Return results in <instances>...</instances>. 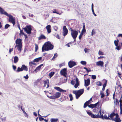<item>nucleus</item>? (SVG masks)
Masks as SVG:
<instances>
[{"mask_svg":"<svg viewBox=\"0 0 122 122\" xmlns=\"http://www.w3.org/2000/svg\"><path fill=\"white\" fill-rule=\"evenodd\" d=\"M99 117V118L103 120H112L115 122H121L122 121L118 114L117 113H115L114 112L111 113L107 117L105 114L104 116L103 115L100 116Z\"/></svg>","mask_w":122,"mask_h":122,"instance_id":"1","label":"nucleus"},{"mask_svg":"<svg viewBox=\"0 0 122 122\" xmlns=\"http://www.w3.org/2000/svg\"><path fill=\"white\" fill-rule=\"evenodd\" d=\"M0 13L1 14H4L9 17V21L12 23L14 26L15 25V17H13L12 15L8 14V13L4 11V9L0 7Z\"/></svg>","mask_w":122,"mask_h":122,"instance_id":"2","label":"nucleus"},{"mask_svg":"<svg viewBox=\"0 0 122 122\" xmlns=\"http://www.w3.org/2000/svg\"><path fill=\"white\" fill-rule=\"evenodd\" d=\"M53 48L54 46L48 41L45 43L42 47V51H48L53 49Z\"/></svg>","mask_w":122,"mask_h":122,"instance_id":"3","label":"nucleus"},{"mask_svg":"<svg viewBox=\"0 0 122 122\" xmlns=\"http://www.w3.org/2000/svg\"><path fill=\"white\" fill-rule=\"evenodd\" d=\"M84 92V89H80L78 91H73V93L76 95V98L78 99L80 96L82 95Z\"/></svg>","mask_w":122,"mask_h":122,"instance_id":"4","label":"nucleus"},{"mask_svg":"<svg viewBox=\"0 0 122 122\" xmlns=\"http://www.w3.org/2000/svg\"><path fill=\"white\" fill-rule=\"evenodd\" d=\"M101 110H100L99 111H97V115H95L93 114L91 112L87 111V114L90 116H91L92 118H99L100 116L99 115V113H100Z\"/></svg>","mask_w":122,"mask_h":122,"instance_id":"5","label":"nucleus"},{"mask_svg":"<svg viewBox=\"0 0 122 122\" xmlns=\"http://www.w3.org/2000/svg\"><path fill=\"white\" fill-rule=\"evenodd\" d=\"M28 34H31V31L32 30L31 26L30 25H27L25 28H22Z\"/></svg>","mask_w":122,"mask_h":122,"instance_id":"6","label":"nucleus"},{"mask_svg":"<svg viewBox=\"0 0 122 122\" xmlns=\"http://www.w3.org/2000/svg\"><path fill=\"white\" fill-rule=\"evenodd\" d=\"M67 68H64L62 69L60 71V73L61 75L64 76L66 77V81L67 80Z\"/></svg>","mask_w":122,"mask_h":122,"instance_id":"7","label":"nucleus"},{"mask_svg":"<svg viewBox=\"0 0 122 122\" xmlns=\"http://www.w3.org/2000/svg\"><path fill=\"white\" fill-rule=\"evenodd\" d=\"M27 70L28 68L27 66H26L25 65H22L21 68L18 67L16 71V72H18L23 70H25L26 71Z\"/></svg>","mask_w":122,"mask_h":122,"instance_id":"8","label":"nucleus"},{"mask_svg":"<svg viewBox=\"0 0 122 122\" xmlns=\"http://www.w3.org/2000/svg\"><path fill=\"white\" fill-rule=\"evenodd\" d=\"M61 93L59 92H56L54 95L51 96L49 97L51 99H55L59 97L61 95Z\"/></svg>","mask_w":122,"mask_h":122,"instance_id":"9","label":"nucleus"},{"mask_svg":"<svg viewBox=\"0 0 122 122\" xmlns=\"http://www.w3.org/2000/svg\"><path fill=\"white\" fill-rule=\"evenodd\" d=\"M78 33L77 30L74 29V30L71 32V34L72 37H77Z\"/></svg>","mask_w":122,"mask_h":122,"instance_id":"10","label":"nucleus"},{"mask_svg":"<svg viewBox=\"0 0 122 122\" xmlns=\"http://www.w3.org/2000/svg\"><path fill=\"white\" fill-rule=\"evenodd\" d=\"M44 83L43 87H44L46 86L47 85V87H46V88H48L49 86V80L48 79H46V80H44L43 81Z\"/></svg>","mask_w":122,"mask_h":122,"instance_id":"11","label":"nucleus"},{"mask_svg":"<svg viewBox=\"0 0 122 122\" xmlns=\"http://www.w3.org/2000/svg\"><path fill=\"white\" fill-rule=\"evenodd\" d=\"M63 36H64L66 35L68 33V30L65 26H64L63 28Z\"/></svg>","mask_w":122,"mask_h":122,"instance_id":"12","label":"nucleus"},{"mask_svg":"<svg viewBox=\"0 0 122 122\" xmlns=\"http://www.w3.org/2000/svg\"><path fill=\"white\" fill-rule=\"evenodd\" d=\"M68 64L69 67L71 68L76 64L75 62L71 61L68 62Z\"/></svg>","mask_w":122,"mask_h":122,"instance_id":"13","label":"nucleus"},{"mask_svg":"<svg viewBox=\"0 0 122 122\" xmlns=\"http://www.w3.org/2000/svg\"><path fill=\"white\" fill-rule=\"evenodd\" d=\"M75 80L76 81V84L74 85V87L75 88H77L78 86L80 85V82L79 80H78V78L76 77V78Z\"/></svg>","mask_w":122,"mask_h":122,"instance_id":"14","label":"nucleus"},{"mask_svg":"<svg viewBox=\"0 0 122 122\" xmlns=\"http://www.w3.org/2000/svg\"><path fill=\"white\" fill-rule=\"evenodd\" d=\"M54 88L58 91L61 92H66V90H63L58 87H54Z\"/></svg>","mask_w":122,"mask_h":122,"instance_id":"15","label":"nucleus"},{"mask_svg":"<svg viewBox=\"0 0 122 122\" xmlns=\"http://www.w3.org/2000/svg\"><path fill=\"white\" fill-rule=\"evenodd\" d=\"M46 28L47 30V32L49 34L50 33L51 31V25H48L46 26Z\"/></svg>","mask_w":122,"mask_h":122,"instance_id":"16","label":"nucleus"},{"mask_svg":"<svg viewBox=\"0 0 122 122\" xmlns=\"http://www.w3.org/2000/svg\"><path fill=\"white\" fill-rule=\"evenodd\" d=\"M98 103V102L94 104H91L88 106V107L90 108H96L97 107V106Z\"/></svg>","mask_w":122,"mask_h":122,"instance_id":"17","label":"nucleus"},{"mask_svg":"<svg viewBox=\"0 0 122 122\" xmlns=\"http://www.w3.org/2000/svg\"><path fill=\"white\" fill-rule=\"evenodd\" d=\"M90 83V80L89 78L87 80H85V86H88Z\"/></svg>","mask_w":122,"mask_h":122,"instance_id":"18","label":"nucleus"},{"mask_svg":"<svg viewBox=\"0 0 122 122\" xmlns=\"http://www.w3.org/2000/svg\"><path fill=\"white\" fill-rule=\"evenodd\" d=\"M104 62L103 61H99L96 62V65L98 66H100L101 67L103 66Z\"/></svg>","mask_w":122,"mask_h":122,"instance_id":"19","label":"nucleus"},{"mask_svg":"<svg viewBox=\"0 0 122 122\" xmlns=\"http://www.w3.org/2000/svg\"><path fill=\"white\" fill-rule=\"evenodd\" d=\"M46 38V37L43 34H41L40 36L38 37L39 40H40L42 39H45Z\"/></svg>","mask_w":122,"mask_h":122,"instance_id":"20","label":"nucleus"},{"mask_svg":"<svg viewBox=\"0 0 122 122\" xmlns=\"http://www.w3.org/2000/svg\"><path fill=\"white\" fill-rule=\"evenodd\" d=\"M15 43L16 45L22 44L21 40L17 38L16 41Z\"/></svg>","mask_w":122,"mask_h":122,"instance_id":"21","label":"nucleus"},{"mask_svg":"<svg viewBox=\"0 0 122 122\" xmlns=\"http://www.w3.org/2000/svg\"><path fill=\"white\" fill-rule=\"evenodd\" d=\"M22 44L16 45L15 46V47L17 48L19 51H20L22 48Z\"/></svg>","mask_w":122,"mask_h":122,"instance_id":"22","label":"nucleus"},{"mask_svg":"<svg viewBox=\"0 0 122 122\" xmlns=\"http://www.w3.org/2000/svg\"><path fill=\"white\" fill-rule=\"evenodd\" d=\"M53 13H56L59 15H61L62 12L61 11V12H60L59 11H58L56 9H55L53 10Z\"/></svg>","mask_w":122,"mask_h":122,"instance_id":"23","label":"nucleus"},{"mask_svg":"<svg viewBox=\"0 0 122 122\" xmlns=\"http://www.w3.org/2000/svg\"><path fill=\"white\" fill-rule=\"evenodd\" d=\"M42 59V57H41L36 58L34 60L33 62H38L39 61L41 60Z\"/></svg>","mask_w":122,"mask_h":122,"instance_id":"24","label":"nucleus"},{"mask_svg":"<svg viewBox=\"0 0 122 122\" xmlns=\"http://www.w3.org/2000/svg\"><path fill=\"white\" fill-rule=\"evenodd\" d=\"M107 81L105 80V82L104 83V84L103 85V87L102 88V90L103 91L104 90L105 88V87L107 85Z\"/></svg>","mask_w":122,"mask_h":122,"instance_id":"25","label":"nucleus"},{"mask_svg":"<svg viewBox=\"0 0 122 122\" xmlns=\"http://www.w3.org/2000/svg\"><path fill=\"white\" fill-rule=\"evenodd\" d=\"M83 29L81 31V33H82L83 34L84 33H85L86 32V30L85 28V25L84 23H83Z\"/></svg>","mask_w":122,"mask_h":122,"instance_id":"26","label":"nucleus"},{"mask_svg":"<svg viewBox=\"0 0 122 122\" xmlns=\"http://www.w3.org/2000/svg\"><path fill=\"white\" fill-rule=\"evenodd\" d=\"M19 59L18 57L17 56H15L14 58V63H17Z\"/></svg>","mask_w":122,"mask_h":122,"instance_id":"27","label":"nucleus"},{"mask_svg":"<svg viewBox=\"0 0 122 122\" xmlns=\"http://www.w3.org/2000/svg\"><path fill=\"white\" fill-rule=\"evenodd\" d=\"M58 118H52L50 119V121L51 122H56L58 121Z\"/></svg>","mask_w":122,"mask_h":122,"instance_id":"28","label":"nucleus"},{"mask_svg":"<svg viewBox=\"0 0 122 122\" xmlns=\"http://www.w3.org/2000/svg\"><path fill=\"white\" fill-rule=\"evenodd\" d=\"M43 65V64H41L39 66H38L36 67V68L35 70V71H36V70H40V69L41 68V66Z\"/></svg>","mask_w":122,"mask_h":122,"instance_id":"29","label":"nucleus"},{"mask_svg":"<svg viewBox=\"0 0 122 122\" xmlns=\"http://www.w3.org/2000/svg\"><path fill=\"white\" fill-rule=\"evenodd\" d=\"M119 42V40L117 39V40H115L114 42L115 45L117 46L118 45V43Z\"/></svg>","mask_w":122,"mask_h":122,"instance_id":"30","label":"nucleus"},{"mask_svg":"<svg viewBox=\"0 0 122 122\" xmlns=\"http://www.w3.org/2000/svg\"><path fill=\"white\" fill-rule=\"evenodd\" d=\"M83 68L84 69L86 70V71H87L88 72H89L91 71H92L89 68H87L86 67H84Z\"/></svg>","mask_w":122,"mask_h":122,"instance_id":"31","label":"nucleus"},{"mask_svg":"<svg viewBox=\"0 0 122 122\" xmlns=\"http://www.w3.org/2000/svg\"><path fill=\"white\" fill-rule=\"evenodd\" d=\"M55 72H51L50 73H49V76L50 77H51L54 74Z\"/></svg>","mask_w":122,"mask_h":122,"instance_id":"32","label":"nucleus"},{"mask_svg":"<svg viewBox=\"0 0 122 122\" xmlns=\"http://www.w3.org/2000/svg\"><path fill=\"white\" fill-rule=\"evenodd\" d=\"M96 84L98 86H101L102 85V83L100 81H98L96 82Z\"/></svg>","mask_w":122,"mask_h":122,"instance_id":"33","label":"nucleus"},{"mask_svg":"<svg viewBox=\"0 0 122 122\" xmlns=\"http://www.w3.org/2000/svg\"><path fill=\"white\" fill-rule=\"evenodd\" d=\"M120 109H122V101L121 100H119Z\"/></svg>","mask_w":122,"mask_h":122,"instance_id":"34","label":"nucleus"},{"mask_svg":"<svg viewBox=\"0 0 122 122\" xmlns=\"http://www.w3.org/2000/svg\"><path fill=\"white\" fill-rule=\"evenodd\" d=\"M89 104L88 103H86V102H85L84 104V106H83V107L84 108H85L86 107H87V106H88L89 105H88Z\"/></svg>","mask_w":122,"mask_h":122,"instance_id":"35","label":"nucleus"},{"mask_svg":"<svg viewBox=\"0 0 122 122\" xmlns=\"http://www.w3.org/2000/svg\"><path fill=\"white\" fill-rule=\"evenodd\" d=\"M20 30V31L19 35L20 36H21L22 34L24 35V33L23 32V30Z\"/></svg>","mask_w":122,"mask_h":122,"instance_id":"36","label":"nucleus"},{"mask_svg":"<svg viewBox=\"0 0 122 122\" xmlns=\"http://www.w3.org/2000/svg\"><path fill=\"white\" fill-rule=\"evenodd\" d=\"M69 97H70V100L71 101H72L73 99V98L72 94H70L69 95Z\"/></svg>","mask_w":122,"mask_h":122,"instance_id":"37","label":"nucleus"},{"mask_svg":"<svg viewBox=\"0 0 122 122\" xmlns=\"http://www.w3.org/2000/svg\"><path fill=\"white\" fill-rule=\"evenodd\" d=\"M10 25H9V24H6L5 25V29H7V28H8L9 27H10Z\"/></svg>","mask_w":122,"mask_h":122,"instance_id":"38","label":"nucleus"},{"mask_svg":"<svg viewBox=\"0 0 122 122\" xmlns=\"http://www.w3.org/2000/svg\"><path fill=\"white\" fill-rule=\"evenodd\" d=\"M100 94L101 95V98H103L105 96L104 93H102V91H100Z\"/></svg>","mask_w":122,"mask_h":122,"instance_id":"39","label":"nucleus"},{"mask_svg":"<svg viewBox=\"0 0 122 122\" xmlns=\"http://www.w3.org/2000/svg\"><path fill=\"white\" fill-rule=\"evenodd\" d=\"M54 35V36H55L56 38H57L58 39H60V37L58 34H56V33H55V34Z\"/></svg>","mask_w":122,"mask_h":122,"instance_id":"40","label":"nucleus"},{"mask_svg":"<svg viewBox=\"0 0 122 122\" xmlns=\"http://www.w3.org/2000/svg\"><path fill=\"white\" fill-rule=\"evenodd\" d=\"M81 63L83 65H86V61H82L81 62Z\"/></svg>","mask_w":122,"mask_h":122,"instance_id":"41","label":"nucleus"},{"mask_svg":"<svg viewBox=\"0 0 122 122\" xmlns=\"http://www.w3.org/2000/svg\"><path fill=\"white\" fill-rule=\"evenodd\" d=\"M35 51L36 52L38 49V46L36 44L35 45Z\"/></svg>","mask_w":122,"mask_h":122,"instance_id":"42","label":"nucleus"},{"mask_svg":"<svg viewBox=\"0 0 122 122\" xmlns=\"http://www.w3.org/2000/svg\"><path fill=\"white\" fill-rule=\"evenodd\" d=\"M90 51V49H89L85 48L84 49V51H85V53H87V52H89Z\"/></svg>","mask_w":122,"mask_h":122,"instance_id":"43","label":"nucleus"},{"mask_svg":"<svg viewBox=\"0 0 122 122\" xmlns=\"http://www.w3.org/2000/svg\"><path fill=\"white\" fill-rule=\"evenodd\" d=\"M116 104L117 105H118L119 102L118 100L116 98V101H115Z\"/></svg>","mask_w":122,"mask_h":122,"instance_id":"44","label":"nucleus"},{"mask_svg":"<svg viewBox=\"0 0 122 122\" xmlns=\"http://www.w3.org/2000/svg\"><path fill=\"white\" fill-rule=\"evenodd\" d=\"M95 31L94 30V29H93L92 32V36H93V35H94L95 34Z\"/></svg>","mask_w":122,"mask_h":122,"instance_id":"45","label":"nucleus"},{"mask_svg":"<svg viewBox=\"0 0 122 122\" xmlns=\"http://www.w3.org/2000/svg\"><path fill=\"white\" fill-rule=\"evenodd\" d=\"M98 54L99 55H104L103 53V52H102L100 51H99L98 52Z\"/></svg>","mask_w":122,"mask_h":122,"instance_id":"46","label":"nucleus"},{"mask_svg":"<svg viewBox=\"0 0 122 122\" xmlns=\"http://www.w3.org/2000/svg\"><path fill=\"white\" fill-rule=\"evenodd\" d=\"M57 56V55L56 53L54 55L53 57V58L52 59V60H53L54 59H55L56 58Z\"/></svg>","mask_w":122,"mask_h":122,"instance_id":"47","label":"nucleus"},{"mask_svg":"<svg viewBox=\"0 0 122 122\" xmlns=\"http://www.w3.org/2000/svg\"><path fill=\"white\" fill-rule=\"evenodd\" d=\"M83 35V34L82 33H81L79 35V38L80 40H81V39L82 37V36Z\"/></svg>","mask_w":122,"mask_h":122,"instance_id":"48","label":"nucleus"},{"mask_svg":"<svg viewBox=\"0 0 122 122\" xmlns=\"http://www.w3.org/2000/svg\"><path fill=\"white\" fill-rule=\"evenodd\" d=\"M65 65V64L64 63H62L60 64L59 65V67L60 68L62 66H64Z\"/></svg>","mask_w":122,"mask_h":122,"instance_id":"49","label":"nucleus"},{"mask_svg":"<svg viewBox=\"0 0 122 122\" xmlns=\"http://www.w3.org/2000/svg\"><path fill=\"white\" fill-rule=\"evenodd\" d=\"M71 84L74 85L75 84V81H74L73 80H72L71 81Z\"/></svg>","mask_w":122,"mask_h":122,"instance_id":"50","label":"nucleus"},{"mask_svg":"<svg viewBox=\"0 0 122 122\" xmlns=\"http://www.w3.org/2000/svg\"><path fill=\"white\" fill-rule=\"evenodd\" d=\"M108 89H107L106 91V93H107L106 96L107 97V96H109V94L108 92Z\"/></svg>","mask_w":122,"mask_h":122,"instance_id":"51","label":"nucleus"},{"mask_svg":"<svg viewBox=\"0 0 122 122\" xmlns=\"http://www.w3.org/2000/svg\"><path fill=\"white\" fill-rule=\"evenodd\" d=\"M13 51V48H10L9 50V52L10 54H11V52H12Z\"/></svg>","mask_w":122,"mask_h":122,"instance_id":"52","label":"nucleus"},{"mask_svg":"<svg viewBox=\"0 0 122 122\" xmlns=\"http://www.w3.org/2000/svg\"><path fill=\"white\" fill-rule=\"evenodd\" d=\"M92 78L93 79H95L96 78V76L95 75H92Z\"/></svg>","mask_w":122,"mask_h":122,"instance_id":"53","label":"nucleus"},{"mask_svg":"<svg viewBox=\"0 0 122 122\" xmlns=\"http://www.w3.org/2000/svg\"><path fill=\"white\" fill-rule=\"evenodd\" d=\"M39 118L40 121H42L44 120V118L42 117H39Z\"/></svg>","mask_w":122,"mask_h":122,"instance_id":"54","label":"nucleus"},{"mask_svg":"<svg viewBox=\"0 0 122 122\" xmlns=\"http://www.w3.org/2000/svg\"><path fill=\"white\" fill-rule=\"evenodd\" d=\"M12 67L13 69H14V70L15 71L16 69V66H15L13 65L12 66Z\"/></svg>","mask_w":122,"mask_h":122,"instance_id":"55","label":"nucleus"},{"mask_svg":"<svg viewBox=\"0 0 122 122\" xmlns=\"http://www.w3.org/2000/svg\"><path fill=\"white\" fill-rule=\"evenodd\" d=\"M116 49H117L118 50H119L120 49V47L117 45V46H116Z\"/></svg>","mask_w":122,"mask_h":122,"instance_id":"56","label":"nucleus"},{"mask_svg":"<svg viewBox=\"0 0 122 122\" xmlns=\"http://www.w3.org/2000/svg\"><path fill=\"white\" fill-rule=\"evenodd\" d=\"M92 11L93 12V14H94V15L95 16H97V15L96 14H95V13L94 11V9H92Z\"/></svg>","mask_w":122,"mask_h":122,"instance_id":"57","label":"nucleus"},{"mask_svg":"<svg viewBox=\"0 0 122 122\" xmlns=\"http://www.w3.org/2000/svg\"><path fill=\"white\" fill-rule=\"evenodd\" d=\"M29 64L30 65H35V63H33V61H31L29 62Z\"/></svg>","mask_w":122,"mask_h":122,"instance_id":"58","label":"nucleus"},{"mask_svg":"<svg viewBox=\"0 0 122 122\" xmlns=\"http://www.w3.org/2000/svg\"><path fill=\"white\" fill-rule=\"evenodd\" d=\"M24 77L25 78V79H27L29 77L28 75H26L25 76H24Z\"/></svg>","mask_w":122,"mask_h":122,"instance_id":"59","label":"nucleus"},{"mask_svg":"<svg viewBox=\"0 0 122 122\" xmlns=\"http://www.w3.org/2000/svg\"><path fill=\"white\" fill-rule=\"evenodd\" d=\"M17 26L20 30L21 29L20 26V25L18 23L17 25Z\"/></svg>","mask_w":122,"mask_h":122,"instance_id":"60","label":"nucleus"},{"mask_svg":"<svg viewBox=\"0 0 122 122\" xmlns=\"http://www.w3.org/2000/svg\"><path fill=\"white\" fill-rule=\"evenodd\" d=\"M117 36L118 37H122V34H119Z\"/></svg>","mask_w":122,"mask_h":122,"instance_id":"61","label":"nucleus"},{"mask_svg":"<svg viewBox=\"0 0 122 122\" xmlns=\"http://www.w3.org/2000/svg\"><path fill=\"white\" fill-rule=\"evenodd\" d=\"M29 16L30 17H33L34 15L32 14H29Z\"/></svg>","mask_w":122,"mask_h":122,"instance_id":"62","label":"nucleus"},{"mask_svg":"<svg viewBox=\"0 0 122 122\" xmlns=\"http://www.w3.org/2000/svg\"><path fill=\"white\" fill-rule=\"evenodd\" d=\"M69 30H70L71 32H72L73 30H73L71 28H70L69 29Z\"/></svg>","mask_w":122,"mask_h":122,"instance_id":"63","label":"nucleus"},{"mask_svg":"<svg viewBox=\"0 0 122 122\" xmlns=\"http://www.w3.org/2000/svg\"><path fill=\"white\" fill-rule=\"evenodd\" d=\"M33 114L36 117L37 115L36 113L35 112H34Z\"/></svg>","mask_w":122,"mask_h":122,"instance_id":"64","label":"nucleus"}]
</instances>
